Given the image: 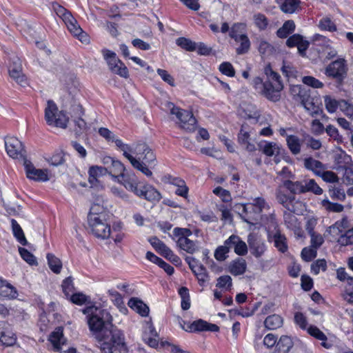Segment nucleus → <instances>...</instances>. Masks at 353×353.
Segmentation results:
<instances>
[{
	"mask_svg": "<svg viewBox=\"0 0 353 353\" xmlns=\"http://www.w3.org/2000/svg\"><path fill=\"white\" fill-rule=\"evenodd\" d=\"M94 337L103 353H128L123 333L113 325Z\"/></svg>",
	"mask_w": 353,
	"mask_h": 353,
	"instance_id": "f257e3e1",
	"label": "nucleus"
},
{
	"mask_svg": "<svg viewBox=\"0 0 353 353\" xmlns=\"http://www.w3.org/2000/svg\"><path fill=\"white\" fill-rule=\"evenodd\" d=\"M82 312L87 315L89 328L94 336L112 325V317L106 310L92 305L86 307Z\"/></svg>",
	"mask_w": 353,
	"mask_h": 353,
	"instance_id": "f03ea898",
	"label": "nucleus"
},
{
	"mask_svg": "<svg viewBox=\"0 0 353 353\" xmlns=\"http://www.w3.org/2000/svg\"><path fill=\"white\" fill-rule=\"evenodd\" d=\"M102 207L99 204L92 205L88 216V221L91 232L96 237L106 239L110 237L111 230L110 225L106 222L105 214L102 212Z\"/></svg>",
	"mask_w": 353,
	"mask_h": 353,
	"instance_id": "7ed1b4c3",
	"label": "nucleus"
},
{
	"mask_svg": "<svg viewBox=\"0 0 353 353\" xmlns=\"http://www.w3.org/2000/svg\"><path fill=\"white\" fill-rule=\"evenodd\" d=\"M134 154L137 158L130 162L132 165L146 176L151 177L152 172L150 169L154 167L156 160L153 152L145 143H140L134 146Z\"/></svg>",
	"mask_w": 353,
	"mask_h": 353,
	"instance_id": "20e7f679",
	"label": "nucleus"
},
{
	"mask_svg": "<svg viewBox=\"0 0 353 353\" xmlns=\"http://www.w3.org/2000/svg\"><path fill=\"white\" fill-rule=\"evenodd\" d=\"M265 80L264 81L263 97L269 101L276 102L281 99V92L283 89V83L280 74L274 71L270 65L264 68Z\"/></svg>",
	"mask_w": 353,
	"mask_h": 353,
	"instance_id": "39448f33",
	"label": "nucleus"
},
{
	"mask_svg": "<svg viewBox=\"0 0 353 353\" xmlns=\"http://www.w3.org/2000/svg\"><path fill=\"white\" fill-rule=\"evenodd\" d=\"M52 8L57 15L64 22L68 31L74 37L83 43L88 44L90 43V37L82 30L70 11L58 3H53Z\"/></svg>",
	"mask_w": 353,
	"mask_h": 353,
	"instance_id": "423d86ee",
	"label": "nucleus"
},
{
	"mask_svg": "<svg viewBox=\"0 0 353 353\" xmlns=\"http://www.w3.org/2000/svg\"><path fill=\"white\" fill-rule=\"evenodd\" d=\"M124 187L137 196L151 203H157L161 199L160 192L150 184H143L136 178H126L123 183Z\"/></svg>",
	"mask_w": 353,
	"mask_h": 353,
	"instance_id": "0eeeda50",
	"label": "nucleus"
},
{
	"mask_svg": "<svg viewBox=\"0 0 353 353\" xmlns=\"http://www.w3.org/2000/svg\"><path fill=\"white\" fill-rule=\"evenodd\" d=\"M283 183L286 190L290 193L294 194H304L306 192H312L316 195L323 194V189L316 183L314 179H307L303 181L283 180Z\"/></svg>",
	"mask_w": 353,
	"mask_h": 353,
	"instance_id": "6e6552de",
	"label": "nucleus"
},
{
	"mask_svg": "<svg viewBox=\"0 0 353 353\" xmlns=\"http://www.w3.org/2000/svg\"><path fill=\"white\" fill-rule=\"evenodd\" d=\"M173 239L177 246L189 254H193L199 250V243L189 239L192 231L188 228H175L172 232Z\"/></svg>",
	"mask_w": 353,
	"mask_h": 353,
	"instance_id": "1a4fd4ad",
	"label": "nucleus"
},
{
	"mask_svg": "<svg viewBox=\"0 0 353 353\" xmlns=\"http://www.w3.org/2000/svg\"><path fill=\"white\" fill-rule=\"evenodd\" d=\"M45 119L50 125L65 128L68 118L62 111H59L54 101L49 100L45 109Z\"/></svg>",
	"mask_w": 353,
	"mask_h": 353,
	"instance_id": "9d476101",
	"label": "nucleus"
},
{
	"mask_svg": "<svg viewBox=\"0 0 353 353\" xmlns=\"http://www.w3.org/2000/svg\"><path fill=\"white\" fill-rule=\"evenodd\" d=\"M101 52L104 59L106 61L110 70L112 72L118 74L123 78H128L129 72L127 67L117 57L115 52L107 49H103Z\"/></svg>",
	"mask_w": 353,
	"mask_h": 353,
	"instance_id": "9b49d317",
	"label": "nucleus"
},
{
	"mask_svg": "<svg viewBox=\"0 0 353 353\" xmlns=\"http://www.w3.org/2000/svg\"><path fill=\"white\" fill-rule=\"evenodd\" d=\"M347 67L344 59L340 58L331 62L325 69V74L341 83L346 77Z\"/></svg>",
	"mask_w": 353,
	"mask_h": 353,
	"instance_id": "f8f14e48",
	"label": "nucleus"
},
{
	"mask_svg": "<svg viewBox=\"0 0 353 353\" xmlns=\"http://www.w3.org/2000/svg\"><path fill=\"white\" fill-rule=\"evenodd\" d=\"M283 183L279 185L275 190V197L277 202L290 212H297L296 205H301V202L296 200L291 193L288 194Z\"/></svg>",
	"mask_w": 353,
	"mask_h": 353,
	"instance_id": "ddd939ff",
	"label": "nucleus"
},
{
	"mask_svg": "<svg viewBox=\"0 0 353 353\" xmlns=\"http://www.w3.org/2000/svg\"><path fill=\"white\" fill-rule=\"evenodd\" d=\"M170 113L175 115L179 119V126L182 129L189 132L195 129L196 121L191 112L173 105L170 110Z\"/></svg>",
	"mask_w": 353,
	"mask_h": 353,
	"instance_id": "4468645a",
	"label": "nucleus"
},
{
	"mask_svg": "<svg viewBox=\"0 0 353 353\" xmlns=\"http://www.w3.org/2000/svg\"><path fill=\"white\" fill-rule=\"evenodd\" d=\"M5 147L8 154L12 159L21 160L24 163L26 151L23 143L15 137H8L5 140Z\"/></svg>",
	"mask_w": 353,
	"mask_h": 353,
	"instance_id": "2eb2a0df",
	"label": "nucleus"
},
{
	"mask_svg": "<svg viewBox=\"0 0 353 353\" xmlns=\"http://www.w3.org/2000/svg\"><path fill=\"white\" fill-rule=\"evenodd\" d=\"M236 209L238 210L239 214L242 219L250 225H254L260 217V213L254 208L253 204H236Z\"/></svg>",
	"mask_w": 353,
	"mask_h": 353,
	"instance_id": "dca6fc26",
	"label": "nucleus"
},
{
	"mask_svg": "<svg viewBox=\"0 0 353 353\" xmlns=\"http://www.w3.org/2000/svg\"><path fill=\"white\" fill-rule=\"evenodd\" d=\"M248 243L251 254L256 259L261 257L267 250L264 241L254 234L248 235Z\"/></svg>",
	"mask_w": 353,
	"mask_h": 353,
	"instance_id": "f3484780",
	"label": "nucleus"
},
{
	"mask_svg": "<svg viewBox=\"0 0 353 353\" xmlns=\"http://www.w3.org/2000/svg\"><path fill=\"white\" fill-rule=\"evenodd\" d=\"M23 163L26 168L27 177L30 179L38 181H47L49 179L46 170L36 169L28 159L25 160Z\"/></svg>",
	"mask_w": 353,
	"mask_h": 353,
	"instance_id": "a211bd4d",
	"label": "nucleus"
},
{
	"mask_svg": "<svg viewBox=\"0 0 353 353\" xmlns=\"http://www.w3.org/2000/svg\"><path fill=\"white\" fill-rule=\"evenodd\" d=\"M48 340L53 345V349L55 352H59L61 346L66 343V339L63 336V328L62 327H57L50 334Z\"/></svg>",
	"mask_w": 353,
	"mask_h": 353,
	"instance_id": "6ab92c4d",
	"label": "nucleus"
},
{
	"mask_svg": "<svg viewBox=\"0 0 353 353\" xmlns=\"http://www.w3.org/2000/svg\"><path fill=\"white\" fill-rule=\"evenodd\" d=\"M286 45L289 48L297 47L299 53L303 55L308 48L310 43L307 40H304L301 35L294 34L287 39Z\"/></svg>",
	"mask_w": 353,
	"mask_h": 353,
	"instance_id": "aec40b11",
	"label": "nucleus"
},
{
	"mask_svg": "<svg viewBox=\"0 0 353 353\" xmlns=\"http://www.w3.org/2000/svg\"><path fill=\"white\" fill-rule=\"evenodd\" d=\"M9 74L18 83H26L25 77L22 74L21 63L19 58H14L12 64L9 66Z\"/></svg>",
	"mask_w": 353,
	"mask_h": 353,
	"instance_id": "412c9836",
	"label": "nucleus"
},
{
	"mask_svg": "<svg viewBox=\"0 0 353 353\" xmlns=\"http://www.w3.org/2000/svg\"><path fill=\"white\" fill-rule=\"evenodd\" d=\"M269 239H272L273 241L274 247L279 252L285 253L288 251V246L287 243V239L279 230H276L272 234H269Z\"/></svg>",
	"mask_w": 353,
	"mask_h": 353,
	"instance_id": "4be33fe9",
	"label": "nucleus"
},
{
	"mask_svg": "<svg viewBox=\"0 0 353 353\" xmlns=\"http://www.w3.org/2000/svg\"><path fill=\"white\" fill-rule=\"evenodd\" d=\"M290 93L293 99L298 103H303L306 99H308L310 90L300 85H293L290 86Z\"/></svg>",
	"mask_w": 353,
	"mask_h": 353,
	"instance_id": "5701e85b",
	"label": "nucleus"
},
{
	"mask_svg": "<svg viewBox=\"0 0 353 353\" xmlns=\"http://www.w3.org/2000/svg\"><path fill=\"white\" fill-rule=\"evenodd\" d=\"M294 343L292 339L287 335H282L277 341L274 353H291Z\"/></svg>",
	"mask_w": 353,
	"mask_h": 353,
	"instance_id": "b1692460",
	"label": "nucleus"
},
{
	"mask_svg": "<svg viewBox=\"0 0 353 353\" xmlns=\"http://www.w3.org/2000/svg\"><path fill=\"white\" fill-rule=\"evenodd\" d=\"M105 170L112 176L114 177H121L123 183L124 179L126 178H134V176H125L123 172L125 170V167L123 163L117 160H115L114 162L108 168H105Z\"/></svg>",
	"mask_w": 353,
	"mask_h": 353,
	"instance_id": "393cba45",
	"label": "nucleus"
},
{
	"mask_svg": "<svg viewBox=\"0 0 353 353\" xmlns=\"http://www.w3.org/2000/svg\"><path fill=\"white\" fill-rule=\"evenodd\" d=\"M292 213L294 212L290 211L284 212L285 224L289 229L294 230L299 236H301L300 223L298 222L297 218Z\"/></svg>",
	"mask_w": 353,
	"mask_h": 353,
	"instance_id": "a878e982",
	"label": "nucleus"
},
{
	"mask_svg": "<svg viewBox=\"0 0 353 353\" xmlns=\"http://www.w3.org/2000/svg\"><path fill=\"white\" fill-rule=\"evenodd\" d=\"M281 10L288 14L296 12L300 8V0H276Z\"/></svg>",
	"mask_w": 353,
	"mask_h": 353,
	"instance_id": "bb28decb",
	"label": "nucleus"
},
{
	"mask_svg": "<svg viewBox=\"0 0 353 353\" xmlns=\"http://www.w3.org/2000/svg\"><path fill=\"white\" fill-rule=\"evenodd\" d=\"M304 166L307 170L312 171L316 176L326 169L325 165L312 157L304 159Z\"/></svg>",
	"mask_w": 353,
	"mask_h": 353,
	"instance_id": "cd10ccee",
	"label": "nucleus"
},
{
	"mask_svg": "<svg viewBox=\"0 0 353 353\" xmlns=\"http://www.w3.org/2000/svg\"><path fill=\"white\" fill-rule=\"evenodd\" d=\"M0 296L8 299H14L17 296L15 288L1 277H0Z\"/></svg>",
	"mask_w": 353,
	"mask_h": 353,
	"instance_id": "c85d7f7f",
	"label": "nucleus"
},
{
	"mask_svg": "<svg viewBox=\"0 0 353 353\" xmlns=\"http://www.w3.org/2000/svg\"><path fill=\"white\" fill-rule=\"evenodd\" d=\"M229 271L234 276L243 274L247 268V263L244 259L237 258L229 265Z\"/></svg>",
	"mask_w": 353,
	"mask_h": 353,
	"instance_id": "c756f323",
	"label": "nucleus"
},
{
	"mask_svg": "<svg viewBox=\"0 0 353 353\" xmlns=\"http://www.w3.org/2000/svg\"><path fill=\"white\" fill-rule=\"evenodd\" d=\"M4 325L5 323H0V344L6 346L13 345L16 343L17 338L12 332L6 331Z\"/></svg>",
	"mask_w": 353,
	"mask_h": 353,
	"instance_id": "7c9ffc66",
	"label": "nucleus"
},
{
	"mask_svg": "<svg viewBox=\"0 0 353 353\" xmlns=\"http://www.w3.org/2000/svg\"><path fill=\"white\" fill-rule=\"evenodd\" d=\"M260 150L268 157L278 156L280 153L279 145L274 142L261 143L259 145Z\"/></svg>",
	"mask_w": 353,
	"mask_h": 353,
	"instance_id": "2f4dec72",
	"label": "nucleus"
},
{
	"mask_svg": "<svg viewBox=\"0 0 353 353\" xmlns=\"http://www.w3.org/2000/svg\"><path fill=\"white\" fill-rule=\"evenodd\" d=\"M283 324V319L279 314H272L266 317L264 321V326L270 330H276Z\"/></svg>",
	"mask_w": 353,
	"mask_h": 353,
	"instance_id": "473e14b6",
	"label": "nucleus"
},
{
	"mask_svg": "<svg viewBox=\"0 0 353 353\" xmlns=\"http://www.w3.org/2000/svg\"><path fill=\"white\" fill-rule=\"evenodd\" d=\"M301 104L312 117H317L323 113L322 109L315 104L314 99L310 95Z\"/></svg>",
	"mask_w": 353,
	"mask_h": 353,
	"instance_id": "72a5a7b5",
	"label": "nucleus"
},
{
	"mask_svg": "<svg viewBox=\"0 0 353 353\" xmlns=\"http://www.w3.org/2000/svg\"><path fill=\"white\" fill-rule=\"evenodd\" d=\"M128 305L143 316H148L149 313V307L147 305L137 298L130 299L128 302Z\"/></svg>",
	"mask_w": 353,
	"mask_h": 353,
	"instance_id": "f704fd0d",
	"label": "nucleus"
},
{
	"mask_svg": "<svg viewBox=\"0 0 353 353\" xmlns=\"http://www.w3.org/2000/svg\"><path fill=\"white\" fill-rule=\"evenodd\" d=\"M295 30V23L292 20L285 21L282 27H281L276 32V35L279 38H286L288 36L292 33Z\"/></svg>",
	"mask_w": 353,
	"mask_h": 353,
	"instance_id": "c9c22d12",
	"label": "nucleus"
},
{
	"mask_svg": "<svg viewBox=\"0 0 353 353\" xmlns=\"http://www.w3.org/2000/svg\"><path fill=\"white\" fill-rule=\"evenodd\" d=\"M288 146L291 152L296 155L301 152L300 139L295 135H288L286 137Z\"/></svg>",
	"mask_w": 353,
	"mask_h": 353,
	"instance_id": "e433bc0d",
	"label": "nucleus"
},
{
	"mask_svg": "<svg viewBox=\"0 0 353 353\" xmlns=\"http://www.w3.org/2000/svg\"><path fill=\"white\" fill-rule=\"evenodd\" d=\"M12 228L14 236L17 238L18 241L23 245H26L28 244V241L25 237L24 233L21 228V226L18 224L16 220L12 219Z\"/></svg>",
	"mask_w": 353,
	"mask_h": 353,
	"instance_id": "4c0bfd02",
	"label": "nucleus"
},
{
	"mask_svg": "<svg viewBox=\"0 0 353 353\" xmlns=\"http://www.w3.org/2000/svg\"><path fill=\"white\" fill-rule=\"evenodd\" d=\"M47 259L50 270L56 274L60 273L62 268V263L61 260L52 254H48Z\"/></svg>",
	"mask_w": 353,
	"mask_h": 353,
	"instance_id": "58836bf2",
	"label": "nucleus"
},
{
	"mask_svg": "<svg viewBox=\"0 0 353 353\" xmlns=\"http://www.w3.org/2000/svg\"><path fill=\"white\" fill-rule=\"evenodd\" d=\"M325 107L329 113H334L339 109V100L332 97L330 95H326L324 97Z\"/></svg>",
	"mask_w": 353,
	"mask_h": 353,
	"instance_id": "ea45409f",
	"label": "nucleus"
},
{
	"mask_svg": "<svg viewBox=\"0 0 353 353\" xmlns=\"http://www.w3.org/2000/svg\"><path fill=\"white\" fill-rule=\"evenodd\" d=\"M176 43L177 46L188 51L192 52L196 49V43L185 37L178 38L176 40Z\"/></svg>",
	"mask_w": 353,
	"mask_h": 353,
	"instance_id": "a19ab883",
	"label": "nucleus"
},
{
	"mask_svg": "<svg viewBox=\"0 0 353 353\" xmlns=\"http://www.w3.org/2000/svg\"><path fill=\"white\" fill-rule=\"evenodd\" d=\"M238 42L240 43V46L236 50V53L238 54H243L248 52L250 48V41L248 36L246 34L241 35Z\"/></svg>",
	"mask_w": 353,
	"mask_h": 353,
	"instance_id": "79ce46f5",
	"label": "nucleus"
},
{
	"mask_svg": "<svg viewBox=\"0 0 353 353\" xmlns=\"http://www.w3.org/2000/svg\"><path fill=\"white\" fill-rule=\"evenodd\" d=\"M322 206L327 211L333 212H341L343 210V205L339 203L330 202L328 199H323L321 202Z\"/></svg>",
	"mask_w": 353,
	"mask_h": 353,
	"instance_id": "37998d69",
	"label": "nucleus"
},
{
	"mask_svg": "<svg viewBox=\"0 0 353 353\" xmlns=\"http://www.w3.org/2000/svg\"><path fill=\"white\" fill-rule=\"evenodd\" d=\"M259 52L263 55H270L274 51V47L267 41L259 39L258 41Z\"/></svg>",
	"mask_w": 353,
	"mask_h": 353,
	"instance_id": "c03bdc74",
	"label": "nucleus"
},
{
	"mask_svg": "<svg viewBox=\"0 0 353 353\" xmlns=\"http://www.w3.org/2000/svg\"><path fill=\"white\" fill-rule=\"evenodd\" d=\"M253 19L255 26L261 30H264L266 29L268 25V20L267 17L261 14L257 13L253 16Z\"/></svg>",
	"mask_w": 353,
	"mask_h": 353,
	"instance_id": "a18cd8bd",
	"label": "nucleus"
},
{
	"mask_svg": "<svg viewBox=\"0 0 353 353\" xmlns=\"http://www.w3.org/2000/svg\"><path fill=\"white\" fill-rule=\"evenodd\" d=\"M319 27L322 30H327L329 32H335L336 30V25L329 17H324L321 19L319 21Z\"/></svg>",
	"mask_w": 353,
	"mask_h": 353,
	"instance_id": "49530a36",
	"label": "nucleus"
},
{
	"mask_svg": "<svg viewBox=\"0 0 353 353\" xmlns=\"http://www.w3.org/2000/svg\"><path fill=\"white\" fill-rule=\"evenodd\" d=\"M294 320L296 325H297L301 330H307L309 327L307 319L302 312H296L294 314Z\"/></svg>",
	"mask_w": 353,
	"mask_h": 353,
	"instance_id": "de8ad7c7",
	"label": "nucleus"
},
{
	"mask_svg": "<svg viewBox=\"0 0 353 353\" xmlns=\"http://www.w3.org/2000/svg\"><path fill=\"white\" fill-rule=\"evenodd\" d=\"M307 332L312 337L319 341L327 339L326 335L316 326L310 325L307 329Z\"/></svg>",
	"mask_w": 353,
	"mask_h": 353,
	"instance_id": "09e8293b",
	"label": "nucleus"
},
{
	"mask_svg": "<svg viewBox=\"0 0 353 353\" xmlns=\"http://www.w3.org/2000/svg\"><path fill=\"white\" fill-rule=\"evenodd\" d=\"M316 250L311 246L304 248L301 251V257L304 261L307 262L313 260L314 258H316Z\"/></svg>",
	"mask_w": 353,
	"mask_h": 353,
	"instance_id": "8fccbe9b",
	"label": "nucleus"
},
{
	"mask_svg": "<svg viewBox=\"0 0 353 353\" xmlns=\"http://www.w3.org/2000/svg\"><path fill=\"white\" fill-rule=\"evenodd\" d=\"M105 172V168L99 166H92L89 169V181L92 183L97 180L99 176L103 175Z\"/></svg>",
	"mask_w": 353,
	"mask_h": 353,
	"instance_id": "3c124183",
	"label": "nucleus"
},
{
	"mask_svg": "<svg viewBox=\"0 0 353 353\" xmlns=\"http://www.w3.org/2000/svg\"><path fill=\"white\" fill-rule=\"evenodd\" d=\"M325 132L338 143H341L343 142V137L339 134L338 129L334 125H328L325 128Z\"/></svg>",
	"mask_w": 353,
	"mask_h": 353,
	"instance_id": "603ef678",
	"label": "nucleus"
},
{
	"mask_svg": "<svg viewBox=\"0 0 353 353\" xmlns=\"http://www.w3.org/2000/svg\"><path fill=\"white\" fill-rule=\"evenodd\" d=\"M336 278L341 281H346L349 285H353V276H350L344 268L336 270Z\"/></svg>",
	"mask_w": 353,
	"mask_h": 353,
	"instance_id": "864d4df0",
	"label": "nucleus"
},
{
	"mask_svg": "<svg viewBox=\"0 0 353 353\" xmlns=\"http://www.w3.org/2000/svg\"><path fill=\"white\" fill-rule=\"evenodd\" d=\"M339 108L347 117L352 118L353 116V106L345 100L340 99Z\"/></svg>",
	"mask_w": 353,
	"mask_h": 353,
	"instance_id": "5fc2aeb1",
	"label": "nucleus"
},
{
	"mask_svg": "<svg viewBox=\"0 0 353 353\" xmlns=\"http://www.w3.org/2000/svg\"><path fill=\"white\" fill-rule=\"evenodd\" d=\"M19 252L21 256L23 258L24 261H26L30 265H35L37 264V259L35 256L30 253L28 250L19 248Z\"/></svg>",
	"mask_w": 353,
	"mask_h": 353,
	"instance_id": "6e6d98bb",
	"label": "nucleus"
},
{
	"mask_svg": "<svg viewBox=\"0 0 353 353\" xmlns=\"http://www.w3.org/2000/svg\"><path fill=\"white\" fill-rule=\"evenodd\" d=\"M213 193L219 196L223 202H230L232 200L231 194L227 190L221 187H216L213 190Z\"/></svg>",
	"mask_w": 353,
	"mask_h": 353,
	"instance_id": "4d7b16f0",
	"label": "nucleus"
},
{
	"mask_svg": "<svg viewBox=\"0 0 353 353\" xmlns=\"http://www.w3.org/2000/svg\"><path fill=\"white\" fill-rule=\"evenodd\" d=\"M229 252L228 247L225 244L219 246L214 252V258L219 261H223L228 257L227 254Z\"/></svg>",
	"mask_w": 353,
	"mask_h": 353,
	"instance_id": "13d9d810",
	"label": "nucleus"
},
{
	"mask_svg": "<svg viewBox=\"0 0 353 353\" xmlns=\"http://www.w3.org/2000/svg\"><path fill=\"white\" fill-rule=\"evenodd\" d=\"M302 81L304 84L314 88H322L323 87V83L321 81L312 76L304 77Z\"/></svg>",
	"mask_w": 353,
	"mask_h": 353,
	"instance_id": "bf43d9fd",
	"label": "nucleus"
},
{
	"mask_svg": "<svg viewBox=\"0 0 353 353\" xmlns=\"http://www.w3.org/2000/svg\"><path fill=\"white\" fill-rule=\"evenodd\" d=\"M208 322L202 319L194 321L189 326L190 332L207 331Z\"/></svg>",
	"mask_w": 353,
	"mask_h": 353,
	"instance_id": "052dcab7",
	"label": "nucleus"
},
{
	"mask_svg": "<svg viewBox=\"0 0 353 353\" xmlns=\"http://www.w3.org/2000/svg\"><path fill=\"white\" fill-rule=\"evenodd\" d=\"M322 179L327 183H336L339 181L338 176L332 171L323 170L319 175Z\"/></svg>",
	"mask_w": 353,
	"mask_h": 353,
	"instance_id": "680f3d73",
	"label": "nucleus"
},
{
	"mask_svg": "<svg viewBox=\"0 0 353 353\" xmlns=\"http://www.w3.org/2000/svg\"><path fill=\"white\" fill-rule=\"evenodd\" d=\"M253 204L255 210L261 214L263 209L269 208V205L266 203L265 200L263 197H256L250 203Z\"/></svg>",
	"mask_w": 353,
	"mask_h": 353,
	"instance_id": "e2e57ef3",
	"label": "nucleus"
},
{
	"mask_svg": "<svg viewBox=\"0 0 353 353\" xmlns=\"http://www.w3.org/2000/svg\"><path fill=\"white\" fill-rule=\"evenodd\" d=\"M330 196L332 199L344 201L345 199V193L343 189L334 188L329 190Z\"/></svg>",
	"mask_w": 353,
	"mask_h": 353,
	"instance_id": "0e129e2a",
	"label": "nucleus"
},
{
	"mask_svg": "<svg viewBox=\"0 0 353 353\" xmlns=\"http://www.w3.org/2000/svg\"><path fill=\"white\" fill-rule=\"evenodd\" d=\"M326 268L327 264L324 259H318L311 265V270L315 274H318L321 270L325 271Z\"/></svg>",
	"mask_w": 353,
	"mask_h": 353,
	"instance_id": "69168bd1",
	"label": "nucleus"
},
{
	"mask_svg": "<svg viewBox=\"0 0 353 353\" xmlns=\"http://www.w3.org/2000/svg\"><path fill=\"white\" fill-rule=\"evenodd\" d=\"M219 70L223 74L228 77H234L235 74V70L232 65L229 62H224L219 66Z\"/></svg>",
	"mask_w": 353,
	"mask_h": 353,
	"instance_id": "338daca9",
	"label": "nucleus"
},
{
	"mask_svg": "<svg viewBox=\"0 0 353 353\" xmlns=\"http://www.w3.org/2000/svg\"><path fill=\"white\" fill-rule=\"evenodd\" d=\"M338 241L342 245H353V228L346 231L344 235H341Z\"/></svg>",
	"mask_w": 353,
	"mask_h": 353,
	"instance_id": "774afa93",
	"label": "nucleus"
}]
</instances>
